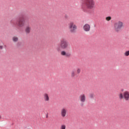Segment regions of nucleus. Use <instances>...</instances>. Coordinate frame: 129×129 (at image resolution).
Masks as SVG:
<instances>
[{"instance_id": "nucleus-24", "label": "nucleus", "mask_w": 129, "mask_h": 129, "mask_svg": "<svg viewBox=\"0 0 129 129\" xmlns=\"http://www.w3.org/2000/svg\"><path fill=\"white\" fill-rule=\"evenodd\" d=\"M2 118V116L0 115V119Z\"/></svg>"}, {"instance_id": "nucleus-19", "label": "nucleus", "mask_w": 129, "mask_h": 129, "mask_svg": "<svg viewBox=\"0 0 129 129\" xmlns=\"http://www.w3.org/2000/svg\"><path fill=\"white\" fill-rule=\"evenodd\" d=\"M111 20V17L110 16L106 17V20L107 21H110Z\"/></svg>"}, {"instance_id": "nucleus-16", "label": "nucleus", "mask_w": 129, "mask_h": 129, "mask_svg": "<svg viewBox=\"0 0 129 129\" xmlns=\"http://www.w3.org/2000/svg\"><path fill=\"white\" fill-rule=\"evenodd\" d=\"M60 129H66V125L65 124H61L60 126Z\"/></svg>"}, {"instance_id": "nucleus-21", "label": "nucleus", "mask_w": 129, "mask_h": 129, "mask_svg": "<svg viewBox=\"0 0 129 129\" xmlns=\"http://www.w3.org/2000/svg\"><path fill=\"white\" fill-rule=\"evenodd\" d=\"M64 17H65L66 19H68V16L66 15V16H64Z\"/></svg>"}, {"instance_id": "nucleus-26", "label": "nucleus", "mask_w": 129, "mask_h": 129, "mask_svg": "<svg viewBox=\"0 0 129 129\" xmlns=\"http://www.w3.org/2000/svg\"><path fill=\"white\" fill-rule=\"evenodd\" d=\"M80 129H81V128H80Z\"/></svg>"}, {"instance_id": "nucleus-23", "label": "nucleus", "mask_w": 129, "mask_h": 129, "mask_svg": "<svg viewBox=\"0 0 129 129\" xmlns=\"http://www.w3.org/2000/svg\"><path fill=\"white\" fill-rule=\"evenodd\" d=\"M82 9H83V10H85V7L84 6H82Z\"/></svg>"}, {"instance_id": "nucleus-10", "label": "nucleus", "mask_w": 129, "mask_h": 129, "mask_svg": "<svg viewBox=\"0 0 129 129\" xmlns=\"http://www.w3.org/2000/svg\"><path fill=\"white\" fill-rule=\"evenodd\" d=\"M68 113V109L66 108H62L60 110V115L62 117H65Z\"/></svg>"}, {"instance_id": "nucleus-2", "label": "nucleus", "mask_w": 129, "mask_h": 129, "mask_svg": "<svg viewBox=\"0 0 129 129\" xmlns=\"http://www.w3.org/2000/svg\"><path fill=\"white\" fill-rule=\"evenodd\" d=\"M119 100L123 99L125 101H129V91H124L123 93H119L118 94Z\"/></svg>"}, {"instance_id": "nucleus-13", "label": "nucleus", "mask_w": 129, "mask_h": 129, "mask_svg": "<svg viewBox=\"0 0 129 129\" xmlns=\"http://www.w3.org/2000/svg\"><path fill=\"white\" fill-rule=\"evenodd\" d=\"M19 40V38L17 36H14L12 37V41L14 42H17Z\"/></svg>"}, {"instance_id": "nucleus-22", "label": "nucleus", "mask_w": 129, "mask_h": 129, "mask_svg": "<svg viewBox=\"0 0 129 129\" xmlns=\"http://www.w3.org/2000/svg\"><path fill=\"white\" fill-rule=\"evenodd\" d=\"M57 50L59 51L60 50V47H57Z\"/></svg>"}, {"instance_id": "nucleus-6", "label": "nucleus", "mask_w": 129, "mask_h": 129, "mask_svg": "<svg viewBox=\"0 0 129 129\" xmlns=\"http://www.w3.org/2000/svg\"><path fill=\"white\" fill-rule=\"evenodd\" d=\"M87 97L85 94H82L79 97V100L81 103H84L86 101Z\"/></svg>"}, {"instance_id": "nucleus-12", "label": "nucleus", "mask_w": 129, "mask_h": 129, "mask_svg": "<svg viewBox=\"0 0 129 129\" xmlns=\"http://www.w3.org/2000/svg\"><path fill=\"white\" fill-rule=\"evenodd\" d=\"M31 32V27L30 25H28L25 27V32L26 34H29Z\"/></svg>"}, {"instance_id": "nucleus-17", "label": "nucleus", "mask_w": 129, "mask_h": 129, "mask_svg": "<svg viewBox=\"0 0 129 129\" xmlns=\"http://www.w3.org/2000/svg\"><path fill=\"white\" fill-rule=\"evenodd\" d=\"M81 72V69L80 68H77V74H80Z\"/></svg>"}, {"instance_id": "nucleus-4", "label": "nucleus", "mask_w": 129, "mask_h": 129, "mask_svg": "<svg viewBox=\"0 0 129 129\" xmlns=\"http://www.w3.org/2000/svg\"><path fill=\"white\" fill-rule=\"evenodd\" d=\"M69 42L64 38L61 39L59 42V46L62 49H66L69 47Z\"/></svg>"}, {"instance_id": "nucleus-8", "label": "nucleus", "mask_w": 129, "mask_h": 129, "mask_svg": "<svg viewBox=\"0 0 129 129\" xmlns=\"http://www.w3.org/2000/svg\"><path fill=\"white\" fill-rule=\"evenodd\" d=\"M17 26L19 27H23L25 25V21L24 19H19L17 23Z\"/></svg>"}, {"instance_id": "nucleus-20", "label": "nucleus", "mask_w": 129, "mask_h": 129, "mask_svg": "<svg viewBox=\"0 0 129 129\" xmlns=\"http://www.w3.org/2000/svg\"><path fill=\"white\" fill-rule=\"evenodd\" d=\"M95 97V95L94 94H90V98H94Z\"/></svg>"}, {"instance_id": "nucleus-25", "label": "nucleus", "mask_w": 129, "mask_h": 129, "mask_svg": "<svg viewBox=\"0 0 129 129\" xmlns=\"http://www.w3.org/2000/svg\"><path fill=\"white\" fill-rule=\"evenodd\" d=\"M27 129H30V128H27Z\"/></svg>"}, {"instance_id": "nucleus-9", "label": "nucleus", "mask_w": 129, "mask_h": 129, "mask_svg": "<svg viewBox=\"0 0 129 129\" xmlns=\"http://www.w3.org/2000/svg\"><path fill=\"white\" fill-rule=\"evenodd\" d=\"M60 55L67 58H69L71 56V53L70 52H67L65 50H62L60 51Z\"/></svg>"}, {"instance_id": "nucleus-11", "label": "nucleus", "mask_w": 129, "mask_h": 129, "mask_svg": "<svg viewBox=\"0 0 129 129\" xmlns=\"http://www.w3.org/2000/svg\"><path fill=\"white\" fill-rule=\"evenodd\" d=\"M83 29L84 31L86 32H89L91 30V26L88 24H85L83 26Z\"/></svg>"}, {"instance_id": "nucleus-14", "label": "nucleus", "mask_w": 129, "mask_h": 129, "mask_svg": "<svg viewBox=\"0 0 129 129\" xmlns=\"http://www.w3.org/2000/svg\"><path fill=\"white\" fill-rule=\"evenodd\" d=\"M76 75V72L75 71H72L71 73V77L72 78H74Z\"/></svg>"}, {"instance_id": "nucleus-15", "label": "nucleus", "mask_w": 129, "mask_h": 129, "mask_svg": "<svg viewBox=\"0 0 129 129\" xmlns=\"http://www.w3.org/2000/svg\"><path fill=\"white\" fill-rule=\"evenodd\" d=\"M4 43L2 41H0V50H3L4 48Z\"/></svg>"}, {"instance_id": "nucleus-3", "label": "nucleus", "mask_w": 129, "mask_h": 129, "mask_svg": "<svg viewBox=\"0 0 129 129\" xmlns=\"http://www.w3.org/2000/svg\"><path fill=\"white\" fill-rule=\"evenodd\" d=\"M84 5L86 8L91 10L95 8V2L94 0H85Z\"/></svg>"}, {"instance_id": "nucleus-1", "label": "nucleus", "mask_w": 129, "mask_h": 129, "mask_svg": "<svg viewBox=\"0 0 129 129\" xmlns=\"http://www.w3.org/2000/svg\"><path fill=\"white\" fill-rule=\"evenodd\" d=\"M114 30L115 32L119 33L124 27V23L121 21L115 22L113 24Z\"/></svg>"}, {"instance_id": "nucleus-18", "label": "nucleus", "mask_w": 129, "mask_h": 129, "mask_svg": "<svg viewBox=\"0 0 129 129\" xmlns=\"http://www.w3.org/2000/svg\"><path fill=\"white\" fill-rule=\"evenodd\" d=\"M124 55L125 56H129V50L125 51L124 53Z\"/></svg>"}, {"instance_id": "nucleus-5", "label": "nucleus", "mask_w": 129, "mask_h": 129, "mask_svg": "<svg viewBox=\"0 0 129 129\" xmlns=\"http://www.w3.org/2000/svg\"><path fill=\"white\" fill-rule=\"evenodd\" d=\"M68 28L70 30V32L71 33H76L78 27L76 24H75L74 22H71L68 25Z\"/></svg>"}, {"instance_id": "nucleus-7", "label": "nucleus", "mask_w": 129, "mask_h": 129, "mask_svg": "<svg viewBox=\"0 0 129 129\" xmlns=\"http://www.w3.org/2000/svg\"><path fill=\"white\" fill-rule=\"evenodd\" d=\"M43 100L45 102H49L50 101L49 95L47 93H44L43 94Z\"/></svg>"}]
</instances>
